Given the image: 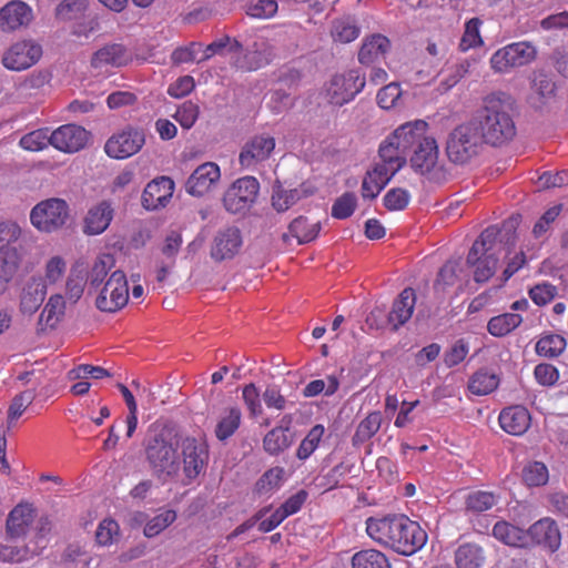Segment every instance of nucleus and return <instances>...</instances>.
I'll return each instance as SVG.
<instances>
[{
	"label": "nucleus",
	"mask_w": 568,
	"mask_h": 568,
	"mask_svg": "<svg viewBox=\"0 0 568 568\" xmlns=\"http://www.w3.org/2000/svg\"><path fill=\"white\" fill-rule=\"evenodd\" d=\"M366 532L376 544L403 556H412L427 542V532L405 515L366 519Z\"/></svg>",
	"instance_id": "nucleus-1"
},
{
	"label": "nucleus",
	"mask_w": 568,
	"mask_h": 568,
	"mask_svg": "<svg viewBox=\"0 0 568 568\" xmlns=\"http://www.w3.org/2000/svg\"><path fill=\"white\" fill-rule=\"evenodd\" d=\"M178 428L156 423L145 438V455L154 475L166 480L178 474Z\"/></svg>",
	"instance_id": "nucleus-2"
},
{
	"label": "nucleus",
	"mask_w": 568,
	"mask_h": 568,
	"mask_svg": "<svg viewBox=\"0 0 568 568\" xmlns=\"http://www.w3.org/2000/svg\"><path fill=\"white\" fill-rule=\"evenodd\" d=\"M505 94L491 93L484 99L478 115L477 126L484 142L500 146L511 141L516 135V125L503 99Z\"/></svg>",
	"instance_id": "nucleus-3"
},
{
	"label": "nucleus",
	"mask_w": 568,
	"mask_h": 568,
	"mask_svg": "<svg viewBox=\"0 0 568 568\" xmlns=\"http://www.w3.org/2000/svg\"><path fill=\"white\" fill-rule=\"evenodd\" d=\"M499 233L496 226L485 229L467 254V265L474 267V280L477 283L487 282L496 273Z\"/></svg>",
	"instance_id": "nucleus-4"
},
{
	"label": "nucleus",
	"mask_w": 568,
	"mask_h": 568,
	"mask_svg": "<svg viewBox=\"0 0 568 568\" xmlns=\"http://www.w3.org/2000/svg\"><path fill=\"white\" fill-rule=\"evenodd\" d=\"M483 143L485 142L477 123L466 122L449 133L446 153L452 162L465 164L479 153Z\"/></svg>",
	"instance_id": "nucleus-5"
},
{
	"label": "nucleus",
	"mask_w": 568,
	"mask_h": 568,
	"mask_svg": "<svg viewBox=\"0 0 568 568\" xmlns=\"http://www.w3.org/2000/svg\"><path fill=\"white\" fill-rule=\"evenodd\" d=\"M537 58V48L529 41H517L496 50L489 64L495 73H510L513 70L530 64Z\"/></svg>",
	"instance_id": "nucleus-6"
},
{
	"label": "nucleus",
	"mask_w": 568,
	"mask_h": 568,
	"mask_svg": "<svg viewBox=\"0 0 568 568\" xmlns=\"http://www.w3.org/2000/svg\"><path fill=\"white\" fill-rule=\"evenodd\" d=\"M260 183L256 178H240L224 192L223 206L232 214L246 213L255 203Z\"/></svg>",
	"instance_id": "nucleus-7"
},
{
	"label": "nucleus",
	"mask_w": 568,
	"mask_h": 568,
	"mask_svg": "<svg viewBox=\"0 0 568 568\" xmlns=\"http://www.w3.org/2000/svg\"><path fill=\"white\" fill-rule=\"evenodd\" d=\"M365 83V75L358 70L335 74L326 84V98L331 104L342 106L351 102L364 89Z\"/></svg>",
	"instance_id": "nucleus-8"
},
{
	"label": "nucleus",
	"mask_w": 568,
	"mask_h": 568,
	"mask_svg": "<svg viewBox=\"0 0 568 568\" xmlns=\"http://www.w3.org/2000/svg\"><path fill=\"white\" fill-rule=\"evenodd\" d=\"M69 219V205L62 199L52 197L38 203L30 213L32 224L40 231L52 232L62 227Z\"/></svg>",
	"instance_id": "nucleus-9"
},
{
	"label": "nucleus",
	"mask_w": 568,
	"mask_h": 568,
	"mask_svg": "<svg viewBox=\"0 0 568 568\" xmlns=\"http://www.w3.org/2000/svg\"><path fill=\"white\" fill-rule=\"evenodd\" d=\"M129 300V287L126 276L123 271H114L105 282L95 305L102 312H115L126 305Z\"/></svg>",
	"instance_id": "nucleus-10"
},
{
	"label": "nucleus",
	"mask_w": 568,
	"mask_h": 568,
	"mask_svg": "<svg viewBox=\"0 0 568 568\" xmlns=\"http://www.w3.org/2000/svg\"><path fill=\"white\" fill-rule=\"evenodd\" d=\"M145 143L144 131L126 126L121 133L112 135L105 143L106 154L114 159H126L138 153Z\"/></svg>",
	"instance_id": "nucleus-11"
},
{
	"label": "nucleus",
	"mask_w": 568,
	"mask_h": 568,
	"mask_svg": "<svg viewBox=\"0 0 568 568\" xmlns=\"http://www.w3.org/2000/svg\"><path fill=\"white\" fill-rule=\"evenodd\" d=\"M243 245L242 233L236 226H226L216 232L213 237L210 255L215 262L234 258Z\"/></svg>",
	"instance_id": "nucleus-12"
},
{
	"label": "nucleus",
	"mask_w": 568,
	"mask_h": 568,
	"mask_svg": "<svg viewBox=\"0 0 568 568\" xmlns=\"http://www.w3.org/2000/svg\"><path fill=\"white\" fill-rule=\"evenodd\" d=\"M42 55V48L31 41H20L12 44L2 57L4 68L22 71L36 64Z\"/></svg>",
	"instance_id": "nucleus-13"
},
{
	"label": "nucleus",
	"mask_w": 568,
	"mask_h": 568,
	"mask_svg": "<svg viewBox=\"0 0 568 568\" xmlns=\"http://www.w3.org/2000/svg\"><path fill=\"white\" fill-rule=\"evenodd\" d=\"M538 545L550 552H556L561 545V534L557 523L545 517L532 524L527 530V547Z\"/></svg>",
	"instance_id": "nucleus-14"
},
{
	"label": "nucleus",
	"mask_w": 568,
	"mask_h": 568,
	"mask_svg": "<svg viewBox=\"0 0 568 568\" xmlns=\"http://www.w3.org/2000/svg\"><path fill=\"white\" fill-rule=\"evenodd\" d=\"M275 149V139L268 134L252 136L242 146L239 155L240 165L244 169H253L258 163L266 161Z\"/></svg>",
	"instance_id": "nucleus-15"
},
{
	"label": "nucleus",
	"mask_w": 568,
	"mask_h": 568,
	"mask_svg": "<svg viewBox=\"0 0 568 568\" xmlns=\"http://www.w3.org/2000/svg\"><path fill=\"white\" fill-rule=\"evenodd\" d=\"M88 139L89 133L82 126L67 124L53 131L49 142L60 151L73 153L84 148Z\"/></svg>",
	"instance_id": "nucleus-16"
},
{
	"label": "nucleus",
	"mask_w": 568,
	"mask_h": 568,
	"mask_svg": "<svg viewBox=\"0 0 568 568\" xmlns=\"http://www.w3.org/2000/svg\"><path fill=\"white\" fill-rule=\"evenodd\" d=\"M209 459L207 446L194 438L183 442V470L189 480L196 478L205 468Z\"/></svg>",
	"instance_id": "nucleus-17"
},
{
	"label": "nucleus",
	"mask_w": 568,
	"mask_h": 568,
	"mask_svg": "<svg viewBox=\"0 0 568 568\" xmlns=\"http://www.w3.org/2000/svg\"><path fill=\"white\" fill-rule=\"evenodd\" d=\"M221 178L220 166L214 162H205L199 165L185 183L187 193L194 196L206 194Z\"/></svg>",
	"instance_id": "nucleus-18"
},
{
	"label": "nucleus",
	"mask_w": 568,
	"mask_h": 568,
	"mask_svg": "<svg viewBox=\"0 0 568 568\" xmlns=\"http://www.w3.org/2000/svg\"><path fill=\"white\" fill-rule=\"evenodd\" d=\"M427 132L428 123L426 121H409L399 125L390 134V141H395L402 150L408 153L412 149H416L424 140L430 138Z\"/></svg>",
	"instance_id": "nucleus-19"
},
{
	"label": "nucleus",
	"mask_w": 568,
	"mask_h": 568,
	"mask_svg": "<svg viewBox=\"0 0 568 568\" xmlns=\"http://www.w3.org/2000/svg\"><path fill=\"white\" fill-rule=\"evenodd\" d=\"M174 192V181L168 176L158 178L146 184L141 202L146 210L164 207Z\"/></svg>",
	"instance_id": "nucleus-20"
},
{
	"label": "nucleus",
	"mask_w": 568,
	"mask_h": 568,
	"mask_svg": "<svg viewBox=\"0 0 568 568\" xmlns=\"http://www.w3.org/2000/svg\"><path fill=\"white\" fill-rule=\"evenodd\" d=\"M500 427L508 434L520 436L530 427L531 417L528 409L521 405L504 408L498 417Z\"/></svg>",
	"instance_id": "nucleus-21"
},
{
	"label": "nucleus",
	"mask_w": 568,
	"mask_h": 568,
	"mask_svg": "<svg viewBox=\"0 0 568 568\" xmlns=\"http://www.w3.org/2000/svg\"><path fill=\"white\" fill-rule=\"evenodd\" d=\"M416 304V293L414 288H404L398 297L393 302L392 310L388 314V323L393 326V329H398L402 325L407 323L414 313Z\"/></svg>",
	"instance_id": "nucleus-22"
},
{
	"label": "nucleus",
	"mask_w": 568,
	"mask_h": 568,
	"mask_svg": "<svg viewBox=\"0 0 568 568\" xmlns=\"http://www.w3.org/2000/svg\"><path fill=\"white\" fill-rule=\"evenodd\" d=\"M130 60V53L125 45L122 43H108L92 54L90 64L94 69L105 65L120 68Z\"/></svg>",
	"instance_id": "nucleus-23"
},
{
	"label": "nucleus",
	"mask_w": 568,
	"mask_h": 568,
	"mask_svg": "<svg viewBox=\"0 0 568 568\" xmlns=\"http://www.w3.org/2000/svg\"><path fill=\"white\" fill-rule=\"evenodd\" d=\"M438 145L436 140L430 136L424 140L416 149H414L410 156V165L420 174L432 172L438 162Z\"/></svg>",
	"instance_id": "nucleus-24"
},
{
	"label": "nucleus",
	"mask_w": 568,
	"mask_h": 568,
	"mask_svg": "<svg viewBox=\"0 0 568 568\" xmlns=\"http://www.w3.org/2000/svg\"><path fill=\"white\" fill-rule=\"evenodd\" d=\"M32 11L22 1H12L0 10V28L2 31H12L29 24Z\"/></svg>",
	"instance_id": "nucleus-25"
},
{
	"label": "nucleus",
	"mask_w": 568,
	"mask_h": 568,
	"mask_svg": "<svg viewBox=\"0 0 568 568\" xmlns=\"http://www.w3.org/2000/svg\"><path fill=\"white\" fill-rule=\"evenodd\" d=\"M47 284L42 277H31L22 288L20 296V311L32 315L44 301Z\"/></svg>",
	"instance_id": "nucleus-26"
},
{
	"label": "nucleus",
	"mask_w": 568,
	"mask_h": 568,
	"mask_svg": "<svg viewBox=\"0 0 568 568\" xmlns=\"http://www.w3.org/2000/svg\"><path fill=\"white\" fill-rule=\"evenodd\" d=\"M390 49V41L387 37L375 33L366 37L358 51V61L362 64L371 65L385 59Z\"/></svg>",
	"instance_id": "nucleus-27"
},
{
	"label": "nucleus",
	"mask_w": 568,
	"mask_h": 568,
	"mask_svg": "<svg viewBox=\"0 0 568 568\" xmlns=\"http://www.w3.org/2000/svg\"><path fill=\"white\" fill-rule=\"evenodd\" d=\"M34 519V509L31 504H19L9 514L6 525L10 538H19L27 534Z\"/></svg>",
	"instance_id": "nucleus-28"
},
{
	"label": "nucleus",
	"mask_w": 568,
	"mask_h": 568,
	"mask_svg": "<svg viewBox=\"0 0 568 568\" xmlns=\"http://www.w3.org/2000/svg\"><path fill=\"white\" fill-rule=\"evenodd\" d=\"M321 231L320 222H310L305 216L294 219L288 225V232L283 234V241L290 237L296 240L297 244H305L314 241Z\"/></svg>",
	"instance_id": "nucleus-29"
},
{
	"label": "nucleus",
	"mask_w": 568,
	"mask_h": 568,
	"mask_svg": "<svg viewBox=\"0 0 568 568\" xmlns=\"http://www.w3.org/2000/svg\"><path fill=\"white\" fill-rule=\"evenodd\" d=\"M112 217L111 204L108 201H102L88 212L84 231L89 234H100L109 226Z\"/></svg>",
	"instance_id": "nucleus-30"
},
{
	"label": "nucleus",
	"mask_w": 568,
	"mask_h": 568,
	"mask_svg": "<svg viewBox=\"0 0 568 568\" xmlns=\"http://www.w3.org/2000/svg\"><path fill=\"white\" fill-rule=\"evenodd\" d=\"M493 536L510 547H527V530L514 526L505 520H500L495 524L493 528Z\"/></svg>",
	"instance_id": "nucleus-31"
},
{
	"label": "nucleus",
	"mask_w": 568,
	"mask_h": 568,
	"mask_svg": "<svg viewBox=\"0 0 568 568\" xmlns=\"http://www.w3.org/2000/svg\"><path fill=\"white\" fill-rule=\"evenodd\" d=\"M19 268V257L16 248L0 250V295L4 294L10 282L14 278Z\"/></svg>",
	"instance_id": "nucleus-32"
},
{
	"label": "nucleus",
	"mask_w": 568,
	"mask_h": 568,
	"mask_svg": "<svg viewBox=\"0 0 568 568\" xmlns=\"http://www.w3.org/2000/svg\"><path fill=\"white\" fill-rule=\"evenodd\" d=\"M288 427L276 426L263 437V449L271 456H278L285 452L292 444L288 436Z\"/></svg>",
	"instance_id": "nucleus-33"
},
{
	"label": "nucleus",
	"mask_w": 568,
	"mask_h": 568,
	"mask_svg": "<svg viewBox=\"0 0 568 568\" xmlns=\"http://www.w3.org/2000/svg\"><path fill=\"white\" fill-rule=\"evenodd\" d=\"M485 562L483 548L476 544L460 545L455 551L457 568H481Z\"/></svg>",
	"instance_id": "nucleus-34"
},
{
	"label": "nucleus",
	"mask_w": 568,
	"mask_h": 568,
	"mask_svg": "<svg viewBox=\"0 0 568 568\" xmlns=\"http://www.w3.org/2000/svg\"><path fill=\"white\" fill-rule=\"evenodd\" d=\"M498 499V496L493 491L473 490L465 498V511L479 515L496 506Z\"/></svg>",
	"instance_id": "nucleus-35"
},
{
	"label": "nucleus",
	"mask_w": 568,
	"mask_h": 568,
	"mask_svg": "<svg viewBox=\"0 0 568 568\" xmlns=\"http://www.w3.org/2000/svg\"><path fill=\"white\" fill-rule=\"evenodd\" d=\"M521 323V315L517 313H504L488 321L487 331L495 337H503L511 333Z\"/></svg>",
	"instance_id": "nucleus-36"
},
{
	"label": "nucleus",
	"mask_w": 568,
	"mask_h": 568,
	"mask_svg": "<svg viewBox=\"0 0 568 568\" xmlns=\"http://www.w3.org/2000/svg\"><path fill=\"white\" fill-rule=\"evenodd\" d=\"M351 564L352 568H392L386 555L377 549H364L355 552Z\"/></svg>",
	"instance_id": "nucleus-37"
},
{
	"label": "nucleus",
	"mask_w": 568,
	"mask_h": 568,
	"mask_svg": "<svg viewBox=\"0 0 568 568\" xmlns=\"http://www.w3.org/2000/svg\"><path fill=\"white\" fill-rule=\"evenodd\" d=\"M382 413L372 412L369 413L357 426L355 434L353 435L352 443L354 446H359L365 442L369 440L381 428L382 425Z\"/></svg>",
	"instance_id": "nucleus-38"
},
{
	"label": "nucleus",
	"mask_w": 568,
	"mask_h": 568,
	"mask_svg": "<svg viewBox=\"0 0 568 568\" xmlns=\"http://www.w3.org/2000/svg\"><path fill=\"white\" fill-rule=\"evenodd\" d=\"M499 384V378L496 374L486 369L477 371L468 382V389L471 394L483 396L494 392Z\"/></svg>",
	"instance_id": "nucleus-39"
},
{
	"label": "nucleus",
	"mask_w": 568,
	"mask_h": 568,
	"mask_svg": "<svg viewBox=\"0 0 568 568\" xmlns=\"http://www.w3.org/2000/svg\"><path fill=\"white\" fill-rule=\"evenodd\" d=\"M115 266V260L111 254H103L99 256L91 270L87 274L85 282L89 283L90 288H98L104 281L108 273Z\"/></svg>",
	"instance_id": "nucleus-40"
},
{
	"label": "nucleus",
	"mask_w": 568,
	"mask_h": 568,
	"mask_svg": "<svg viewBox=\"0 0 568 568\" xmlns=\"http://www.w3.org/2000/svg\"><path fill=\"white\" fill-rule=\"evenodd\" d=\"M242 413L239 407L229 408L215 427V436L220 440L230 438L240 427Z\"/></svg>",
	"instance_id": "nucleus-41"
},
{
	"label": "nucleus",
	"mask_w": 568,
	"mask_h": 568,
	"mask_svg": "<svg viewBox=\"0 0 568 568\" xmlns=\"http://www.w3.org/2000/svg\"><path fill=\"white\" fill-rule=\"evenodd\" d=\"M65 311V301L62 295L54 294L52 295L42 311L39 325L43 322L47 326L55 327V325L62 320Z\"/></svg>",
	"instance_id": "nucleus-42"
},
{
	"label": "nucleus",
	"mask_w": 568,
	"mask_h": 568,
	"mask_svg": "<svg viewBox=\"0 0 568 568\" xmlns=\"http://www.w3.org/2000/svg\"><path fill=\"white\" fill-rule=\"evenodd\" d=\"M566 339L558 334H548L540 337L536 344V353L539 356L555 358L566 349Z\"/></svg>",
	"instance_id": "nucleus-43"
},
{
	"label": "nucleus",
	"mask_w": 568,
	"mask_h": 568,
	"mask_svg": "<svg viewBox=\"0 0 568 568\" xmlns=\"http://www.w3.org/2000/svg\"><path fill=\"white\" fill-rule=\"evenodd\" d=\"M381 162L402 169L406 164L407 153L390 141V135L381 144L378 150Z\"/></svg>",
	"instance_id": "nucleus-44"
},
{
	"label": "nucleus",
	"mask_w": 568,
	"mask_h": 568,
	"mask_svg": "<svg viewBox=\"0 0 568 568\" xmlns=\"http://www.w3.org/2000/svg\"><path fill=\"white\" fill-rule=\"evenodd\" d=\"M284 476L285 469L281 466L267 469L255 483V491L265 495L277 489L284 480Z\"/></svg>",
	"instance_id": "nucleus-45"
},
{
	"label": "nucleus",
	"mask_w": 568,
	"mask_h": 568,
	"mask_svg": "<svg viewBox=\"0 0 568 568\" xmlns=\"http://www.w3.org/2000/svg\"><path fill=\"white\" fill-rule=\"evenodd\" d=\"M325 433V428L321 424H316L313 426L307 435L304 437V439L301 442L297 450H296V457L300 460L307 459L318 447L323 436Z\"/></svg>",
	"instance_id": "nucleus-46"
},
{
	"label": "nucleus",
	"mask_w": 568,
	"mask_h": 568,
	"mask_svg": "<svg viewBox=\"0 0 568 568\" xmlns=\"http://www.w3.org/2000/svg\"><path fill=\"white\" fill-rule=\"evenodd\" d=\"M351 471V466L339 463L332 467L327 473L317 477V487L323 491H329L338 487L342 479Z\"/></svg>",
	"instance_id": "nucleus-47"
},
{
	"label": "nucleus",
	"mask_w": 568,
	"mask_h": 568,
	"mask_svg": "<svg viewBox=\"0 0 568 568\" xmlns=\"http://www.w3.org/2000/svg\"><path fill=\"white\" fill-rule=\"evenodd\" d=\"M483 21L479 18H471L465 23V30L459 42V49L466 52L473 48L483 45L480 36V26Z\"/></svg>",
	"instance_id": "nucleus-48"
},
{
	"label": "nucleus",
	"mask_w": 568,
	"mask_h": 568,
	"mask_svg": "<svg viewBox=\"0 0 568 568\" xmlns=\"http://www.w3.org/2000/svg\"><path fill=\"white\" fill-rule=\"evenodd\" d=\"M88 3V0H63L57 6L54 16L61 21L78 19L87 10Z\"/></svg>",
	"instance_id": "nucleus-49"
},
{
	"label": "nucleus",
	"mask_w": 568,
	"mask_h": 568,
	"mask_svg": "<svg viewBox=\"0 0 568 568\" xmlns=\"http://www.w3.org/2000/svg\"><path fill=\"white\" fill-rule=\"evenodd\" d=\"M36 398V393L32 389H28L16 395L8 409V428H10L13 422L19 418L23 412L32 404Z\"/></svg>",
	"instance_id": "nucleus-50"
},
{
	"label": "nucleus",
	"mask_w": 568,
	"mask_h": 568,
	"mask_svg": "<svg viewBox=\"0 0 568 568\" xmlns=\"http://www.w3.org/2000/svg\"><path fill=\"white\" fill-rule=\"evenodd\" d=\"M523 479L530 487L546 485L549 479L548 468L540 462L529 463L523 470Z\"/></svg>",
	"instance_id": "nucleus-51"
},
{
	"label": "nucleus",
	"mask_w": 568,
	"mask_h": 568,
	"mask_svg": "<svg viewBox=\"0 0 568 568\" xmlns=\"http://www.w3.org/2000/svg\"><path fill=\"white\" fill-rule=\"evenodd\" d=\"M359 28L349 20H336L332 27V38L335 42L348 43L359 36Z\"/></svg>",
	"instance_id": "nucleus-52"
},
{
	"label": "nucleus",
	"mask_w": 568,
	"mask_h": 568,
	"mask_svg": "<svg viewBox=\"0 0 568 568\" xmlns=\"http://www.w3.org/2000/svg\"><path fill=\"white\" fill-rule=\"evenodd\" d=\"M226 48L230 51L237 52L242 50V44L236 39L223 36L203 48V54H201L200 60L206 61L215 54H221Z\"/></svg>",
	"instance_id": "nucleus-53"
},
{
	"label": "nucleus",
	"mask_w": 568,
	"mask_h": 568,
	"mask_svg": "<svg viewBox=\"0 0 568 568\" xmlns=\"http://www.w3.org/2000/svg\"><path fill=\"white\" fill-rule=\"evenodd\" d=\"M356 205V195L353 192H345L333 203L332 216L338 220H345L354 213Z\"/></svg>",
	"instance_id": "nucleus-54"
},
{
	"label": "nucleus",
	"mask_w": 568,
	"mask_h": 568,
	"mask_svg": "<svg viewBox=\"0 0 568 568\" xmlns=\"http://www.w3.org/2000/svg\"><path fill=\"white\" fill-rule=\"evenodd\" d=\"M410 201V194L403 187H393L386 192L383 199L384 206L388 211H403Z\"/></svg>",
	"instance_id": "nucleus-55"
},
{
	"label": "nucleus",
	"mask_w": 568,
	"mask_h": 568,
	"mask_svg": "<svg viewBox=\"0 0 568 568\" xmlns=\"http://www.w3.org/2000/svg\"><path fill=\"white\" fill-rule=\"evenodd\" d=\"M469 353V344L466 339L459 338L444 353V364L452 368L464 362Z\"/></svg>",
	"instance_id": "nucleus-56"
},
{
	"label": "nucleus",
	"mask_w": 568,
	"mask_h": 568,
	"mask_svg": "<svg viewBox=\"0 0 568 568\" xmlns=\"http://www.w3.org/2000/svg\"><path fill=\"white\" fill-rule=\"evenodd\" d=\"M298 200L297 190H285L282 186L274 187L272 205L277 212H285Z\"/></svg>",
	"instance_id": "nucleus-57"
},
{
	"label": "nucleus",
	"mask_w": 568,
	"mask_h": 568,
	"mask_svg": "<svg viewBox=\"0 0 568 568\" xmlns=\"http://www.w3.org/2000/svg\"><path fill=\"white\" fill-rule=\"evenodd\" d=\"M242 398L252 417H257L263 413L261 394L255 384L250 383L243 387Z\"/></svg>",
	"instance_id": "nucleus-58"
},
{
	"label": "nucleus",
	"mask_w": 568,
	"mask_h": 568,
	"mask_svg": "<svg viewBox=\"0 0 568 568\" xmlns=\"http://www.w3.org/2000/svg\"><path fill=\"white\" fill-rule=\"evenodd\" d=\"M175 518L176 514L174 510H165L151 520H148L143 532L149 538L154 537L159 535L163 529H165L170 524H172Z\"/></svg>",
	"instance_id": "nucleus-59"
},
{
	"label": "nucleus",
	"mask_w": 568,
	"mask_h": 568,
	"mask_svg": "<svg viewBox=\"0 0 568 568\" xmlns=\"http://www.w3.org/2000/svg\"><path fill=\"white\" fill-rule=\"evenodd\" d=\"M110 376H111V373L108 369L100 367V366H92L89 364H81L68 373V378L70 381H78V379H83V378H88V377L100 379V378L110 377Z\"/></svg>",
	"instance_id": "nucleus-60"
},
{
	"label": "nucleus",
	"mask_w": 568,
	"mask_h": 568,
	"mask_svg": "<svg viewBox=\"0 0 568 568\" xmlns=\"http://www.w3.org/2000/svg\"><path fill=\"white\" fill-rule=\"evenodd\" d=\"M532 91L541 99L551 98L556 91V84L550 75L544 72H537L532 79Z\"/></svg>",
	"instance_id": "nucleus-61"
},
{
	"label": "nucleus",
	"mask_w": 568,
	"mask_h": 568,
	"mask_svg": "<svg viewBox=\"0 0 568 568\" xmlns=\"http://www.w3.org/2000/svg\"><path fill=\"white\" fill-rule=\"evenodd\" d=\"M556 295L557 287L549 283L537 284L529 291V297L538 306L550 303Z\"/></svg>",
	"instance_id": "nucleus-62"
},
{
	"label": "nucleus",
	"mask_w": 568,
	"mask_h": 568,
	"mask_svg": "<svg viewBox=\"0 0 568 568\" xmlns=\"http://www.w3.org/2000/svg\"><path fill=\"white\" fill-rule=\"evenodd\" d=\"M402 95L398 83H389L377 92V103L382 109L388 110L393 108Z\"/></svg>",
	"instance_id": "nucleus-63"
},
{
	"label": "nucleus",
	"mask_w": 568,
	"mask_h": 568,
	"mask_svg": "<svg viewBox=\"0 0 568 568\" xmlns=\"http://www.w3.org/2000/svg\"><path fill=\"white\" fill-rule=\"evenodd\" d=\"M277 12V2L275 0H257L247 8V14L256 19H270Z\"/></svg>",
	"instance_id": "nucleus-64"
}]
</instances>
